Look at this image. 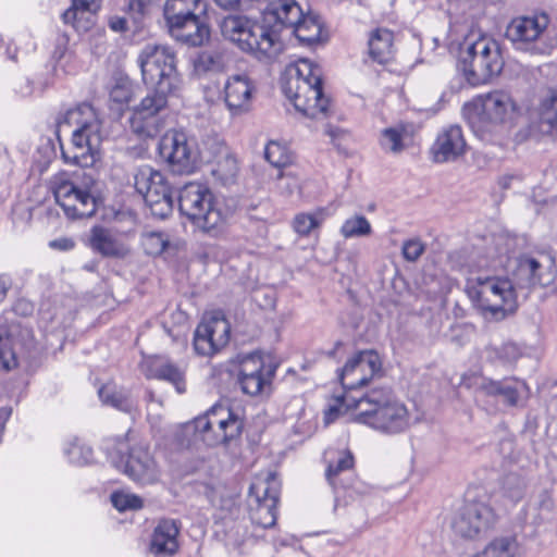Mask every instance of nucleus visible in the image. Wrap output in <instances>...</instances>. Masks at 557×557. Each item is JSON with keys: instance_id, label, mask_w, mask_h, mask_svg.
<instances>
[{"instance_id": "nucleus-15", "label": "nucleus", "mask_w": 557, "mask_h": 557, "mask_svg": "<svg viewBox=\"0 0 557 557\" xmlns=\"http://www.w3.org/2000/svg\"><path fill=\"white\" fill-rule=\"evenodd\" d=\"M281 491V483L273 472L258 474L250 485L249 494L257 502L251 512L253 523L267 529L276 523V507Z\"/></svg>"}, {"instance_id": "nucleus-27", "label": "nucleus", "mask_w": 557, "mask_h": 557, "mask_svg": "<svg viewBox=\"0 0 557 557\" xmlns=\"http://www.w3.org/2000/svg\"><path fill=\"white\" fill-rule=\"evenodd\" d=\"M89 246L103 257L124 258L129 253L128 245L120 235L99 225L90 230Z\"/></svg>"}, {"instance_id": "nucleus-61", "label": "nucleus", "mask_w": 557, "mask_h": 557, "mask_svg": "<svg viewBox=\"0 0 557 557\" xmlns=\"http://www.w3.org/2000/svg\"><path fill=\"white\" fill-rule=\"evenodd\" d=\"M144 0H129V9L137 13H143L145 10Z\"/></svg>"}, {"instance_id": "nucleus-10", "label": "nucleus", "mask_w": 557, "mask_h": 557, "mask_svg": "<svg viewBox=\"0 0 557 557\" xmlns=\"http://www.w3.org/2000/svg\"><path fill=\"white\" fill-rule=\"evenodd\" d=\"M463 71L471 85H481L498 75L504 66L498 44L485 36L467 40L460 55Z\"/></svg>"}, {"instance_id": "nucleus-37", "label": "nucleus", "mask_w": 557, "mask_h": 557, "mask_svg": "<svg viewBox=\"0 0 557 557\" xmlns=\"http://www.w3.org/2000/svg\"><path fill=\"white\" fill-rule=\"evenodd\" d=\"M99 397L104 405L111 406L121 411H129L132 401L126 389L119 387L115 383L109 382L98 391Z\"/></svg>"}, {"instance_id": "nucleus-64", "label": "nucleus", "mask_w": 557, "mask_h": 557, "mask_svg": "<svg viewBox=\"0 0 557 557\" xmlns=\"http://www.w3.org/2000/svg\"><path fill=\"white\" fill-rule=\"evenodd\" d=\"M481 136H482L483 140L493 141V138L487 137V135L485 134V131H482V135Z\"/></svg>"}, {"instance_id": "nucleus-54", "label": "nucleus", "mask_w": 557, "mask_h": 557, "mask_svg": "<svg viewBox=\"0 0 557 557\" xmlns=\"http://www.w3.org/2000/svg\"><path fill=\"white\" fill-rule=\"evenodd\" d=\"M277 178L280 181L278 187L283 193L292 195L299 189V180L290 171H281Z\"/></svg>"}, {"instance_id": "nucleus-20", "label": "nucleus", "mask_w": 557, "mask_h": 557, "mask_svg": "<svg viewBox=\"0 0 557 557\" xmlns=\"http://www.w3.org/2000/svg\"><path fill=\"white\" fill-rule=\"evenodd\" d=\"M480 100L482 117L491 128L511 125L520 115V107L508 91L493 90Z\"/></svg>"}, {"instance_id": "nucleus-28", "label": "nucleus", "mask_w": 557, "mask_h": 557, "mask_svg": "<svg viewBox=\"0 0 557 557\" xmlns=\"http://www.w3.org/2000/svg\"><path fill=\"white\" fill-rule=\"evenodd\" d=\"M413 136V125L399 122L382 129L379 145L387 153L399 154L412 145Z\"/></svg>"}, {"instance_id": "nucleus-62", "label": "nucleus", "mask_w": 557, "mask_h": 557, "mask_svg": "<svg viewBox=\"0 0 557 557\" xmlns=\"http://www.w3.org/2000/svg\"><path fill=\"white\" fill-rule=\"evenodd\" d=\"M20 309L22 313L26 314L32 311V306L26 301H18L15 306V310L20 311Z\"/></svg>"}, {"instance_id": "nucleus-50", "label": "nucleus", "mask_w": 557, "mask_h": 557, "mask_svg": "<svg viewBox=\"0 0 557 557\" xmlns=\"http://www.w3.org/2000/svg\"><path fill=\"white\" fill-rule=\"evenodd\" d=\"M225 487L220 482L202 483L199 493L203 494L208 500L218 507H223L227 503L224 496Z\"/></svg>"}, {"instance_id": "nucleus-60", "label": "nucleus", "mask_w": 557, "mask_h": 557, "mask_svg": "<svg viewBox=\"0 0 557 557\" xmlns=\"http://www.w3.org/2000/svg\"><path fill=\"white\" fill-rule=\"evenodd\" d=\"M352 509L357 511L360 516L359 520L356 523H352V525L357 529H361L367 522V515L361 507H355Z\"/></svg>"}, {"instance_id": "nucleus-39", "label": "nucleus", "mask_w": 557, "mask_h": 557, "mask_svg": "<svg viewBox=\"0 0 557 557\" xmlns=\"http://www.w3.org/2000/svg\"><path fill=\"white\" fill-rule=\"evenodd\" d=\"M293 33L299 41L308 45L313 44L320 39L321 36V23L312 15H305L295 25H292Z\"/></svg>"}, {"instance_id": "nucleus-13", "label": "nucleus", "mask_w": 557, "mask_h": 557, "mask_svg": "<svg viewBox=\"0 0 557 557\" xmlns=\"http://www.w3.org/2000/svg\"><path fill=\"white\" fill-rule=\"evenodd\" d=\"M149 92L133 108L131 128L143 138H152L164 127L163 112L168 108L169 97L176 91L149 88Z\"/></svg>"}, {"instance_id": "nucleus-38", "label": "nucleus", "mask_w": 557, "mask_h": 557, "mask_svg": "<svg viewBox=\"0 0 557 557\" xmlns=\"http://www.w3.org/2000/svg\"><path fill=\"white\" fill-rule=\"evenodd\" d=\"M152 375L173 384L180 394L186 389L184 370L170 361L156 362L152 367Z\"/></svg>"}, {"instance_id": "nucleus-48", "label": "nucleus", "mask_w": 557, "mask_h": 557, "mask_svg": "<svg viewBox=\"0 0 557 557\" xmlns=\"http://www.w3.org/2000/svg\"><path fill=\"white\" fill-rule=\"evenodd\" d=\"M111 503L119 511L136 510L143 507V499L139 496L123 491L112 493Z\"/></svg>"}, {"instance_id": "nucleus-25", "label": "nucleus", "mask_w": 557, "mask_h": 557, "mask_svg": "<svg viewBox=\"0 0 557 557\" xmlns=\"http://www.w3.org/2000/svg\"><path fill=\"white\" fill-rule=\"evenodd\" d=\"M124 473L137 483L152 484L158 481L160 470L148 447L138 444L129 449Z\"/></svg>"}, {"instance_id": "nucleus-1", "label": "nucleus", "mask_w": 557, "mask_h": 557, "mask_svg": "<svg viewBox=\"0 0 557 557\" xmlns=\"http://www.w3.org/2000/svg\"><path fill=\"white\" fill-rule=\"evenodd\" d=\"M508 258L502 255L487 259L482 257L466 268V292L469 298L482 310L485 317L502 320L516 309V292L508 278L488 272H497L505 267Z\"/></svg>"}, {"instance_id": "nucleus-11", "label": "nucleus", "mask_w": 557, "mask_h": 557, "mask_svg": "<svg viewBox=\"0 0 557 557\" xmlns=\"http://www.w3.org/2000/svg\"><path fill=\"white\" fill-rule=\"evenodd\" d=\"M200 149L196 139L184 131L170 129L161 137L158 149L173 173L190 174L198 162L203 161V153L208 150L205 144Z\"/></svg>"}, {"instance_id": "nucleus-19", "label": "nucleus", "mask_w": 557, "mask_h": 557, "mask_svg": "<svg viewBox=\"0 0 557 557\" xmlns=\"http://www.w3.org/2000/svg\"><path fill=\"white\" fill-rule=\"evenodd\" d=\"M382 370L380 356L373 350H363L347 360L338 373L345 389H355L367 384Z\"/></svg>"}, {"instance_id": "nucleus-17", "label": "nucleus", "mask_w": 557, "mask_h": 557, "mask_svg": "<svg viewBox=\"0 0 557 557\" xmlns=\"http://www.w3.org/2000/svg\"><path fill=\"white\" fill-rule=\"evenodd\" d=\"M493 509L482 502H466L456 511L451 529L458 536L475 539L486 532L495 522Z\"/></svg>"}, {"instance_id": "nucleus-29", "label": "nucleus", "mask_w": 557, "mask_h": 557, "mask_svg": "<svg viewBox=\"0 0 557 557\" xmlns=\"http://www.w3.org/2000/svg\"><path fill=\"white\" fill-rule=\"evenodd\" d=\"M180 528L175 520H161L154 528L151 542L150 553L154 556H171L178 548L177 536Z\"/></svg>"}, {"instance_id": "nucleus-12", "label": "nucleus", "mask_w": 557, "mask_h": 557, "mask_svg": "<svg viewBox=\"0 0 557 557\" xmlns=\"http://www.w3.org/2000/svg\"><path fill=\"white\" fill-rule=\"evenodd\" d=\"M549 17L546 13L517 16L506 28V37L517 50L534 55L549 54L552 47L545 40Z\"/></svg>"}, {"instance_id": "nucleus-43", "label": "nucleus", "mask_w": 557, "mask_h": 557, "mask_svg": "<svg viewBox=\"0 0 557 557\" xmlns=\"http://www.w3.org/2000/svg\"><path fill=\"white\" fill-rule=\"evenodd\" d=\"M540 121L547 128L544 132L557 129V90H549L539 108Z\"/></svg>"}, {"instance_id": "nucleus-46", "label": "nucleus", "mask_w": 557, "mask_h": 557, "mask_svg": "<svg viewBox=\"0 0 557 557\" xmlns=\"http://www.w3.org/2000/svg\"><path fill=\"white\" fill-rule=\"evenodd\" d=\"M169 244V237L162 232H146L141 235V245L150 256L161 255Z\"/></svg>"}, {"instance_id": "nucleus-23", "label": "nucleus", "mask_w": 557, "mask_h": 557, "mask_svg": "<svg viewBox=\"0 0 557 557\" xmlns=\"http://www.w3.org/2000/svg\"><path fill=\"white\" fill-rule=\"evenodd\" d=\"M304 17V12L296 0H273L263 11L262 24L280 39L283 28H290Z\"/></svg>"}, {"instance_id": "nucleus-8", "label": "nucleus", "mask_w": 557, "mask_h": 557, "mask_svg": "<svg viewBox=\"0 0 557 557\" xmlns=\"http://www.w3.org/2000/svg\"><path fill=\"white\" fill-rule=\"evenodd\" d=\"M50 185L57 203L67 218L85 219L96 213L98 202L94 193L95 182L90 177H85L81 184L74 175L60 172L51 178Z\"/></svg>"}, {"instance_id": "nucleus-9", "label": "nucleus", "mask_w": 557, "mask_h": 557, "mask_svg": "<svg viewBox=\"0 0 557 557\" xmlns=\"http://www.w3.org/2000/svg\"><path fill=\"white\" fill-rule=\"evenodd\" d=\"M243 419L231 408L214 405L203 414L186 424V431H193L196 440L210 447L226 444L237 438L243 431Z\"/></svg>"}, {"instance_id": "nucleus-36", "label": "nucleus", "mask_w": 557, "mask_h": 557, "mask_svg": "<svg viewBox=\"0 0 557 557\" xmlns=\"http://www.w3.org/2000/svg\"><path fill=\"white\" fill-rule=\"evenodd\" d=\"M200 0H166L164 16L168 26L181 23L182 20L197 15Z\"/></svg>"}, {"instance_id": "nucleus-58", "label": "nucleus", "mask_w": 557, "mask_h": 557, "mask_svg": "<svg viewBox=\"0 0 557 557\" xmlns=\"http://www.w3.org/2000/svg\"><path fill=\"white\" fill-rule=\"evenodd\" d=\"M12 282L9 276L7 275H0V302H2L9 289L11 288Z\"/></svg>"}, {"instance_id": "nucleus-55", "label": "nucleus", "mask_w": 557, "mask_h": 557, "mask_svg": "<svg viewBox=\"0 0 557 557\" xmlns=\"http://www.w3.org/2000/svg\"><path fill=\"white\" fill-rule=\"evenodd\" d=\"M346 397L349 398V403H351V404H354L352 399H357L356 397L350 396L349 394H345V395L338 397L337 398L338 405L331 406L327 409V411L325 412V417H324L325 423L333 422L336 419V417L341 413V410H342L343 407H346V409H354L355 410L354 405H351V406L347 405V400L345 399Z\"/></svg>"}, {"instance_id": "nucleus-5", "label": "nucleus", "mask_w": 557, "mask_h": 557, "mask_svg": "<svg viewBox=\"0 0 557 557\" xmlns=\"http://www.w3.org/2000/svg\"><path fill=\"white\" fill-rule=\"evenodd\" d=\"M178 209L196 227L214 236L223 232L234 213L231 207L214 198L207 185L199 182L187 183L181 188Z\"/></svg>"}, {"instance_id": "nucleus-7", "label": "nucleus", "mask_w": 557, "mask_h": 557, "mask_svg": "<svg viewBox=\"0 0 557 557\" xmlns=\"http://www.w3.org/2000/svg\"><path fill=\"white\" fill-rule=\"evenodd\" d=\"M143 82L148 88L178 91L182 78L175 52L166 45L147 44L138 55Z\"/></svg>"}, {"instance_id": "nucleus-34", "label": "nucleus", "mask_w": 557, "mask_h": 557, "mask_svg": "<svg viewBox=\"0 0 557 557\" xmlns=\"http://www.w3.org/2000/svg\"><path fill=\"white\" fill-rule=\"evenodd\" d=\"M527 550L515 536H500L491 541L482 552L471 557H525Z\"/></svg>"}, {"instance_id": "nucleus-30", "label": "nucleus", "mask_w": 557, "mask_h": 557, "mask_svg": "<svg viewBox=\"0 0 557 557\" xmlns=\"http://www.w3.org/2000/svg\"><path fill=\"white\" fill-rule=\"evenodd\" d=\"M478 391L485 396H499L508 406H517L520 397L528 391V386L523 381H494L482 379Z\"/></svg>"}, {"instance_id": "nucleus-42", "label": "nucleus", "mask_w": 557, "mask_h": 557, "mask_svg": "<svg viewBox=\"0 0 557 557\" xmlns=\"http://www.w3.org/2000/svg\"><path fill=\"white\" fill-rule=\"evenodd\" d=\"M339 233L346 239L367 237L372 234V226L364 215L355 214L344 221L339 228Z\"/></svg>"}, {"instance_id": "nucleus-14", "label": "nucleus", "mask_w": 557, "mask_h": 557, "mask_svg": "<svg viewBox=\"0 0 557 557\" xmlns=\"http://www.w3.org/2000/svg\"><path fill=\"white\" fill-rule=\"evenodd\" d=\"M134 186L144 197L152 215L165 219L173 210L171 188L164 175L149 165L139 168L134 176Z\"/></svg>"}, {"instance_id": "nucleus-33", "label": "nucleus", "mask_w": 557, "mask_h": 557, "mask_svg": "<svg viewBox=\"0 0 557 557\" xmlns=\"http://www.w3.org/2000/svg\"><path fill=\"white\" fill-rule=\"evenodd\" d=\"M324 460L326 462V480L336 490L339 475L354 468V455L347 448H327L324 453Z\"/></svg>"}, {"instance_id": "nucleus-18", "label": "nucleus", "mask_w": 557, "mask_h": 557, "mask_svg": "<svg viewBox=\"0 0 557 557\" xmlns=\"http://www.w3.org/2000/svg\"><path fill=\"white\" fill-rule=\"evenodd\" d=\"M257 84L247 73L230 75L218 99L231 116H240L250 111L257 94Z\"/></svg>"}, {"instance_id": "nucleus-49", "label": "nucleus", "mask_w": 557, "mask_h": 557, "mask_svg": "<svg viewBox=\"0 0 557 557\" xmlns=\"http://www.w3.org/2000/svg\"><path fill=\"white\" fill-rule=\"evenodd\" d=\"M264 157L269 163L276 168H284L290 161L286 148L276 141H270L265 146Z\"/></svg>"}, {"instance_id": "nucleus-24", "label": "nucleus", "mask_w": 557, "mask_h": 557, "mask_svg": "<svg viewBox=\"0 0 557 557\" xmlns=\"http://www.w3.org/2000/svg\"><path fill=\"white\" fill-rule=\"evenodd\" d=\"M467 143L460 126L449 125L444 127L436 136L430 153L436 163L456 161L465 154Z\"/></svg>"}, {"instance_id": "nucleus-56", "label": "nucleus", "mask_w": 557, "mask_h": 557, "mask_svg": "<svg viewBox=\"0 0 557 557\" xmlns=\"http://www.w3.org/2000/svg\"><path fill=\"white\" fill-rule=\"evenodd\" d=\"M75 243L73 239L67 237H60L49 242V247L60 251H69L73 249Z\"/></svg>"}, {"instance_id": "nucleus-3", "label": "nucleus", "mask_w": 557, "mask_h": 557, "mask_svg": "<svg viewBox=\"0 0 557 557\" xmlns=\"http://www.w3.org/2000/svg\"><path fill=\"white\" fill-rule=\"evenodd\" d=\"M69 128H72V147L62 149L63 159L82 168L92 165L102 140L98 113L88 103L67 110L57 119V131L60 133Z\"/></svg>"}, {"instance_id": "nucleus-6", "label": "nucleus", "mask_w": 557, "mask_h": 557, "mask_svg": "<svg viewBox=\"0 0 557 557\" xmlns=\"http://www.w3.org/2000/svg\"><path fill=\"white\" fill-rule=\"evenodd\" d=\"M222 33L238 47L251 52L259 60L276 58L283 50L281 40L263 24L252 23L243 16H227L222 23Z\"/></svg>"}, {"instance_id": "nucleus-35", "label": "nucleus", "mask_w": 557, "mask_h": 557, "mask_svg": "<svg viewBox=\"0 0 557 557\" xmlns=\"http://www.w3.org/2000/svg\"><path fill=\"white\" fill-rule=\"evenodd\" d=\"M393 33L388 29L374 30L369 39L370 57L377 63H386L393 55Z\"/></svg>"}, {"instance_id": "nucleus-44", "label": "nucleus", "mask_w": 557, "mask_h": 557, "mask_svg": "<svg viewBox=\"0 0 557 557\" xmlns=\"http://www.w3.org/2000/svg\"><path fill=\"white\" fill-rule=\"evenodd\" d=\"M64 453L70 462L78 466L87 465L94 458L92 449L78 440L69 443Z\"/></svg>"}, {"instance_id": "nucleus-40", "label": "nucleus", "mask_w": 557, "mask_h": 557, "mask_svg": "<svg viewBox=\"0 0 557 557\" xmlns=\"http://www.w3.org/2000/svg\"><path fill=\"white\" fill-rule=\"evenodd\" d=\"M226 65L224 55L216 51H203L194 60V69L197 74L221 73Z\"/></svg>"}, {"instance_id": "nucleus-52", "label": "nucleus", "mask_w": 557, "mask_h": 557, "mask_svg": "<svg viewBox=\"0 0 557 557\" xmlns=\"http://www.w3.org/2000/svg\"><path fill=\"white\" fill-rule=\"evenodd\" d=\"M492 351L504 362H513L521 355L520 348L513 343H505L500 347L493 348Z\"/></svg>"}, {"instance_id": "nucleus-59", "label": "nucleus", "mask_w": 557, "mask_h": 557, "mask_svg": "<svg viewBox=\"0 0 557 557\" xmlns=\"http://www.w3.org/2000/svg\"><path fill=\"white\" fill-rule=\"evenodd\" d=\"M216 3L224 9L238 8L244 0H215Z\"/></svg>"}, {"instance_id": "nucleus-32", "label": "nucleus", "mask_w": 557, "mask_h": 557, "mask_svg": "<svg viewBox=\"0 0 557 557\" xmlns=\"http://www.w3.org/2000/svg\"><path fill=\"white\" fill-rule=\"evenodd\" d=\"M101 3L102 0H72V5L62 15L63 21L77 32H86L94 25Z\"/></svg>"}, {"instance_id": "nucleus-47", "label": "nucleus", "mask_w": 557, "mask_h": 557, "mask_svg": "<svg viewBox=\"0 0 557 557\" xmlns=\"http://www.w3.org/2000/svg\"><path fill=\"white\" fill-rule=\"evenodd\" d=\"M270 376L271 371L268 370L267 374L238 376V383L245 394L256 396L262 391L264 385L269 383Z\"/></svg>"}, {"instance_id": "nucleus-16", "label": "nucleus", "mask_w": 557, "mask_h": 557, "mask_svg": "<svg viewBox=\"0 0 557 557\" xmlns=\"http://www.w3.org/2000/svg\"><path fill=\"white\" fill-rule=\"evenodd\" d=\"M230 332L223 310L208 311L195 331L194 348L201 356H211L228 343Z\"/></svg>"}, {"instance_id": "nucleus-4", "label": "nucleus", "mask_w": 557, "mask_h": 557, "mask_svg": "<svg viewBox=\"0 0 557 557\" xmlns=\"http://www.w3.org/2000/svg\"><path fill=\"white\" fill-rule=\"evenodd\" d=\"M282 89L304 115L317 119L326 113L329 99L322 91V71L312 61L300 59L288 66Z\"/></svg>"}, {"instance_id": "nucleus-53", "label": "nucleus", "mask_w": 557, "mask_h": 557, "mask_svg": "<svg viewBox=\"0 0 557 557\" xmlns=\"http://www.w3.org/2000/svg\"><path fill=\"white\" fill-rule=\"evenodd\" d=\"M425 246L420 239H409L403 245V256L407 261H417L424 252Z\"/></svg>"}, {"instance_id": "nucleus-45", "label": "nucleus", "mask_w": 557, "mask_h": 557, "mask_svg": "<svg viewBox=\"0 0 557 557\" xmlns=\"http://www.w3.org/2000/svg\"><path fill=\"white\" fill-rule=\"evenodd\" d=\"M525 487V480L517 473H509L503 479V493L513 502H518L522 498Z\"/></svg>"}, {"instance_id": "nucleus-31", "label": "nucleus", "mask_w": 557, "mask_h": 557, "mask_svg": "<svg viewBox=\"0 0 557 557\" xmlns=\"http://www.w3.org/2000/svg\"><path fill=\"white\" fill-rule=\"evenodd\" d=\"M169 29L176 40L195 47L201 46L210 35L208 25L198 14L170 25Z\"/></svg>"}, {"instance_id": "nucleus-51", "label": "nucleus", "mask_w": 557, "mask_h": 557, "mask_svg": "<svg viewBox=\"0 0 557 557\" xmlns=\"http://www.w3.org/2000/svg\"><path fill=\"white\" fill-rule=\"evenodd\" d=\"M267 374L264 362L259 355H249L240 362L238 376Z\"/></svg>"}, {"instance_id": "nucleus-2", "label": "nucleus", "mask_w": 557, "mask_h": 557, "mask_svg": "<svg viewBox=\"0 0 557 557\" xmlns=\"http://www.w3.org/2000/svg\"><path fill=\"white\" fill-rule=\"evenodd\" d=\"M355 407V420L387 435L404 433L411 425V414L407 406L389 388H372L359 399L345 398Z\"/></svg>"}, {"instance_id": "nucleus-63", "label": "nucleus", "mask_w": 557, "mask_h": 557, "mask_svg": "<svg viewBox=\"0 0 557 557\" xmlns=\"http://www.w3.org/2000/svg\"><path fill=\"white\" fill-rule=\"evenodd\" d=\"M111 27L114 30H123L125 28V21L124 20H119L117 22L112 23Z\"/></svg>"}, {"instance_id": "nucleus-41", "label": "nucleus", "mask_w": 557, "mask_h": 557, "mask_svg": "<svg viewBox=\"0 0 557 557\" xmlns=\"http://www.w3.org/2000/svg\"><path fill=\"white\" fill-rule=\"evenodd\" d=\"M325 216L324 209H318L310 213H298L293 220V228L299 236H308L312 230L321 226Z\"/></svg>"}, {"instance_id": "nucleus-21", "label": "nucleus", "mask_w": 557, "mask_h": 557, "mask_svg": "<svg viewBox=\"0 0 557 557\" xmlns=\"http://www.w3.org/2000/svg\"><path fill=\"white\" fill-rule=\"evenodd\" d=\"M27 327L18 323H8L0 318V372L8 373L18 366V349L32 339Z\"/></svg>"}, {"instance_id": "nucleus-26", "label": "nucleus", "mask_w": 557, "mask_h": 557, "mask_svg": "<svg viewBox=\"0 0 557 557\" xmlns=\"http://www.w3.org/2000/svg\"><path fill=\"white\" fill-rule=\"evenodd\" d=\"M513 277L520 287H532L535 285H546L552 281V274L547 267L537 258L531 256H521L516 260Z\"/></svg>"}, {"instance_id": "nucleus-57", "label": "nucleus", "mask_w": 557, "mask_h": 557, "mask_svg": "<svg viewBox=\"0 0 557 557\" xmlns=\"http://www.w3.org/2000/svg\"><path fill=\"white\" fill-rule=\"evenodd\" d=\"M535 504H539V507L546 511H550L554 506L552 495L547 491H542L537 495Z\"/></svg>"}, {"instance_id": "nucleus-22", "label": "nucleus", "mask_w": 557, "mask_h": 557, "mask_svg": "<svg viewBox=\"0 0 557 557\" xmlns=\"http://www.w3.org/2000/svg\"><path fill=\"white\" fill-rule=\"evenodd\" d=\"M208 147L203 161L213 163L211 174L223 186L232 185L238 175V162L230 148L221 140L209 138L205 141Z\"/></svg>"}]
</instances>
